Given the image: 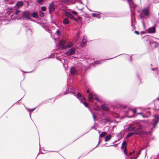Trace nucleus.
Masks as SVG:
<instances>
[{"mask_svg": "<svg viewBox=\"0 0 159 159\" xmlns=\"http://www.w3.org/2000/svg\"><path fill=\"white\" fill-rule=\"evenodd\" d=\"M60 47L63 49L69 48L72 47L73 43L72 42L69 41L67 42L64 40H61L59 42Z\"/></svg>", "mask_w": 159, "mask_h": 159, "instance_id": "obj_1", "label": "nucleus"}, {"mask_svg": "<svg viewBox=\"0 0 159 159\" xmlns=\"http://www.w3.org/2000/svg\"><path fill=\"white\" fill-rule=\"evenodd\" d=\"M20 12V11L16 10L15 7L13 8L9 9L8 11V13H9L8 15L11 17L12 19L14 18V16L15 17L16 16H17L19 15Z\"/></svg>", "mask_w": 159, "mask_h": 159, "instance_id": "obj_2", "label": "nucleus"}, {"mask_svg": "<svg viewBox=\"0 0 159 159\" xmlns=\"http://www.w3.org/2000/svg\"><path fill=\"white\" fill-rule=\"evenodd\" d=\"M70 92L74 96H75L77 98L79 99L80 100V102L82 103H83L85 107H88L89 105L88 103L85 102H83L82 99H81V98H80L81 97L82 95L80 93H78L76 95L75 93H73V92H71V91H70Z\"/></svg>", "mask_w": 159, "mask_h": 159, "instance_id": "obj_3", "label": "nucleus"}, {"mask_svg": "<svg viewBox=\"0 0 159 159\" xmlns=\"http://www.w3.org/2000/svg\"><path fill=\"white\" fill-rule=\"evenodd\" d=\"M149 7L148 6L144 8L141 10L142 14L144 16H148L149 14Z\"/></svg>", "mask_w": 159, "mask_h": 159, "instance_id": "obj_4", "label": "nucleus"}, {"mask_svg": "<svg viewBox=\"0 0 159 159\" xmlns=\"http://www.w3.org/2000/svg\"><path fill=\"white\" fill-rule=\"evenodd\" d=\"M21 15L23 19H30V14L29 11H28L22 12Z\"/></svg>", "mask_w": 159, "mask_h": 159, "instance_id": "obj_5", "label": "nucleus"}, {"mask_svg": "<svg viewBox=\"0 0 159 159\" xmlns=\"http://www.w3.org/2000/svg\"><path fill=\"white\" fill-rule=\"evenodd\" d=\"M48 9L49 11V13L50 15H52V14L55 11V7L54 3L53 2H52L48 6Z\"/></svg>", "mask_w": 159, "mask_h": 159, "instance_id": "obj_6", "label": "nucleus"}, {"mask_svg": "<svg viewBox=\"0 0 159 159\" xmlns=\"http://www.w3.org/2000/svg\"><path fill=\"white\" fill-rule=\"evenodd\" d=\"M134 125L136 126L135 130H137V131L138 132L139 134H140L139 131L140 130H141L142 128V125L140 124V122H134Z\"/></svg>", "mask_w": 159, "mask_h": 159, "instance_id": "obj_7", "label": "nucleus"}, {"mask_svg": "<svg viewBox=\"0 0 159 159\" xmlns=\"http://www.w3.org/2000/svg\"><path fill=\"white\" fill-rule=\"evenodd\" d=\"M75 48H72L67 51L65 53L67 56L73 55L75 52Z\"/></svg>", "mask_w": 159, "mask_h": 159, "instance_id": "obj_8", "label": "nucleus"}, {"mask_svg": "<svg viewBox=\"0 0 159 159\" xmlns=\"http://www.w3.org/2000/svg\"><path fill=\"white\" fill-rule=\"evenodd\" d=\"M154 119H153V121H154V123L153 124V127L152 128L153 129L155 128L158 122L159 121V117L157 115H154L153 116Z\"/></svg>", "mask_w": 159, "mask_h": 159, "instance_id": "obj_9", "label": "nucleus"}, {"mask_svg": "<svg viewBox=\"0 0 159 159\" xmlns=\"http://www.w3.org/2000/svg\"><path fill=\"white\" fill-rule=\"evenodd\" d=\"M136 112V110H133L132 109H130L129 112L127 114V117L128 118L134 117V114Z\"/></svg>", "mask_w": 159, "mask_h": 159, "instance_id": "obj_10", "label": "nucleus"}, {"mask_svg": "<svg viewBox=\"0 0 159 159\" xmlns=\"http://www.w3.org/2000/svg\"><path fill=\"white\" fill-rule=\"evenodd\" d=\"M135 128L136 126L134 125V124L130 125L129 126L128 130L129 131H132V132H134V130H135L137 131V130H135Z\"/></svg>", "mask_w": 159, "mask_h": 159, "instance_id": "obj_11", "label": "nucleus"}, {"mask_svg": "<svg viewBox=\"0 0 159 159\" xmlns=\"http://www.w3.org/2000/svg\"><path fill=\"white\" fill-rule=\"evenodd\" d=\"M128 1L129 5L130 8L131 9V11L132 12L131 8H132L133 9H134L136 5L133 3L132 0H128Z\"/></svg>", "mask_w": 159, "mask_h": 159, "instance_id": "obj_12", "label": "nucleus"}, {"mask_svg": "<svg viewBox=\"0 0 159 159\" xmlns=\"http://www.w3.org/2000/svg\"><path fill=\"white\" fill-rule=\"evenodd\" d=\"M134 134H136L138 135H139V133L138 132L136 131L135 130H134V132H130L128 133L126 136V138L127 139L130 136L134 135Z\"/></svg>", "mask_w": 159, "mask_h": 159, "instance_id": "obj_13", "label": "nucleus"}, {"mask_svg": "<svg viewBox=\"0 0 159 159\" xmlns=\"http://www.w3.org/2000/svg\"><path fill=\"white\" fill-rule=\"evenodd\" d=\"M70 72L71 75H74L76 74L77 70L75 67H72L70 68Z\"/></svg>", "mask_w": 159, "mask_h": 159, "instance_id": "obj_14", "label": "nucleus"}, {"mask_svg": "<svg viewBox=\"0 0 159 159\" xmlns=\"http://www.w3.org/2000/svg\"><path fill=\"white\" fill-rule=\"evenodd\" d=\"M65 15L66 16L69 17V18H70L71 19H72L74 20L75 21H77V19L76 18H75L74 17V16L70 13L68 12H66V13Z\"/></svg>", "mask_w": 159, "mask_h": 159, "instance_id": "obj_15", "label": "nucleus"}, {"mask_svg": "<svg viewBox=\"0 0 159 159\" xmlns=\"http://www.w3.org/2000/svg\"><path fill=\"white\" fill-rule=\"evenodd\" d=\"M148 32L149 33H154L155 32V27L149 28L148 30Z\"/></svg>", "mask_w": 159, "mask_h": 159, "instance_id": "obj_16", "label": "nucleus"}, {"mask_svg": "<svg viewBox=\"0 0 159 159\" xmlns=\"http://www.w3.org/2000/svg\"><path fill=\"white\" fill-rule=\"evenodd\" d=\"M127 143V142L124 141L122 144L121 148L122 149L123 148L126 149Z\"/></svg>", "mask_w": 159, "mask_h": 159, "instance_id": "obj_17", "label": "nucleus"}, {"mask_svg": "<svg viewBox=\"0 0 159 159\" xmlns=\"http://www.w3.org/2000/svg\"><path fill=\"white\" fill-rule=\"evenodd\" d=\"M87 40V39L85 40V39L82 41L80 43V45L82 47H84L86 46Z\"/></svg>", "mask_w": 159, "mask_h": 159, "instance_id": "obj_18", "label": "nucleus"}, {"mask_svg": "<svg viewBox=\"0 0 159 159\" xmlns=\"http://www.w3.org/2000/svg\"><path fill=\"white\" fill-rule=\"evenodd\" d=\"M99 13H92V16L94 17H96L98 19H100L101 18L100 14V12H98Z\"/></svg>", "mask_w": 159, "mask_h": 159, "instance_id": "obj_19", "label": "nucleus"}, {"mask_svg": "<svg viewBox=\"0 0 159 159\" xmlns=\"http://www.w3.org/2000/svg\"><path fill=\"white\" fill-rule=\"evenodd\" d=\"M23 5V3L21 1L18 2L16 4V6L17 7H20L22 6Z\"/></svg>", "mask_w": 159, "mask_h": 159, "instance_id": "obj_20", "label": "nucleus"}, {"mask_svg": "<svg viewBox=\"0 0 159 159\" xmlns=\"http://www.w3.org/2000/svg\"><path fill=\"white\" fill-rule=\"evenodd\" d=\"M69 20L67 18H66L63 20V23L65 25L68 24L69 23Z\"/></svg>", "mask_w": 159, "mask_h": 159, "instance_id": "obj_21", "label": "nucleus"}, {"mask_svg": "<svg viewBox=\"0 0 159 159\" xmlns=\"http://www.w3.org/2000/svg\"><path fill=\"white\" fill-rule=\"evenodd\" d=\"M89 100L90 101H93L94 98H93V95L91 93H89Z\"/></svg>", "mask_w": 159, "mask_h": 159, "instance_id": "obj_22", "label": "nucleus"}, {"mask_svg": "<svg viewBox=\"0 0 159 159\" xmlns=\"http://www.w3.org/2000/svg\"><path fill=\"white\" fill-rule=\"evenodd\" d=\"M143 14H142V13L141 14L139 15V16L140 18V19L143 20L142 21V23L143 25V26H144L145 24L143 20V19L144 18H145V17L144 16H143Z\"/></svg>", "mask_w": 159, "mask_h": 159, "instance_id": "obj_23", "label": "nucleus"}, {"mask_svg": "<svg viewBox=\"0 0 159 159\" xmlns=\"http://www.w3.org/2000/svg\"><path fill=\"white\" fill-rule=\"evenodd\" d=\"M112 137V136L110 135H109L105 137V141L107 142L109 141Z\"/></svg>", "mask_w": 159, "mask_h": 159, "instance_id": "obj_24", "label": "nucleus"}, {"mask_svg": "<svg viewBox=\"0 0 159 159\" xmlns=\"http://www.w3.org/2000/svg\"><path fill=\"white\" fill-rule=\"evenodd\" d=\"M31 16L32 17L35 18H38V14L35 12H33L31 14Z\"/></svg>", "mask_w": 159, "mask_h": 159, "instance_id": "obj_25", "label": "nucleus"}, {"mask_svg": "<svg viewBox=\"0 0 159 159\" xmlns=\"http://www.w3.org/2000/svg\"><path fill=\"white\" fill-rule=\"evenodd\" d=\"M56 34L58 36H60L61 35V31L59 30H57L56 31Z\"/></svg>", "mask_w": 159, "mask_h": 159, "instance_id": "obj_26", "label": "nucleus"}, {"mask_svg": "<svg viewBox=\"0 0 159 159\" xmlns=\"http://www.w3.org/2000/svg\"><path fill=\"white\" fill-rule=\"evenodd\" d=\"M102 109L105 111H107L109 110V108L106 106L104 105H102Z\"/></svg>", "mask_w": 159, "mask_h": 159, "instance_id": "obj_27", "label": "nucleus"}, {"mask_svg": "<svg viewBox=\"0 0 159 159\" xmlns=\"http://www.w3.org/2000/svg\"><path fill=\"white\" fill-rule=\"evenodd\" d=\"M107 134V133L105 132H102V133L100 134V136H99V138L100 137H103L105 135H106Z\"/></svg>", "mask_w": 159, "mask_h": 159, "instance_id": "obj_28", "label": "nucleus"}, {"mask_svg": "<svg viewBox=\"0 0 159 159\" xmlns=\"http://www.w3.org/2000/svg\"><path fill=\"white\" fill-rule=\"evenodd\" d=\"M80 38L79 32H78L76 36V39L75 40V42L78 43L77 41H78L79 39Z\"/></svg>", "mask_w": 159, "mask_h": 159, "instance_id": "obj_29", "label": "nucleus"}, {"mask_svg": "<svg viewBox=\"0 0 159 159\" xmlns=\"http://www.w3.org/2000/svg\"><path fill=\"white\" fill-rule=\"evenodd\" d=\"M5 2L7 4H12L13 3L12 2H9V0H4Z\"/></svg>", "mask_w": 159, "mask_h": 159, "instance_id": "obj_30", "label": "nucleus"}, {"mask_svg": "<svg viewBox=\"0 0 159 159\" xmlns=\"http://www.w3.org/2000/svg\"><path fill=\"white\" fill-rule=\"evenodd\" d=\"M94 63L97 64H100L102 63V61H97L94 62Z\"/></svg>", "mask_w": 159, "mask_h": 159, "instance_id": "obj_31", "label": "nucleus"}, {"mask_svg": "<svg viewBox=\"0 0 159 159\" xmlns=\"http://www.w3.org/2000/svg\"><path fill=\"white\" fill-rule=\"evenodd\" d=\"M117 137L119 138L120 139L122 138V135L121 132L119 133V134L117 135Z\"/></svg>", "mask_w": 159, "mask_h": 159, "instance_id": "obj_32", "label": "nucleus"}, {"mask_svg": "<svg viewBox=\"0 0 159 159\" xmlns=\"http://www.w3.org/2000/svg\"><path fill=\"white\" fill-rule=\"evenodd\" d=\"M36 108V107L34 108L33 109H29L28 108H27V109L29 111H34Z\"/></svg>", "mask_w": 159, "mask_h": 159, "instance_id": "obj_33", "label": "nucleus"}, {"mask_svg": "<svg viewBox=\"0 0 159 159\" xmlns=\"http://www.w3.org/2000/svg\"><path fill=\"white\" fill-rule=\"evenodd\" d=\"M41 10L43 11H45L46 10V8L45 7L43 6L41 7Z\"/></svg>", "mask_w": 159, "mask_h": 159, "instance_id": "obj_34", "label": "nucleus"}, {"mask_svg": "<svg viewBox=\"0 0 159 159\" xmlns=\"http://www.w3.org/2000/svg\"><path fill=\"white\" fill-rule=\"evenodd\" d=\"M44 0H37V2L39 4H40L42 3L43 1Z\"/></svg>", "mask_w": 159, "mask_h": 159, "instance_id": "obj_35", "label": "nucleus"}, {"mask_svg": "<svg viewBox=\"0 0 159 159\" xmlns=\"http://www.w3.org/2000/svg\"><path fill=\"white\" fill-rule=\"evenodd\" d=\"M72 13L73 14H74V15H75L76 16L77 15V13L75 11H72Z\"/></svg>", "mask_w": 159, "mask_h": 159, "instance_id": "obj_36", "label": "nucleus"}, {"mask_svg": "<svg viewBox=\"0 0 159 159\" xmlns=\"http://www.w3.org/2000/svg\"><path fill=\"white\" fill-rule=\"evenodd\" d=\"M137 115H140L142 116L143 117H144V116L143 114V113L142 112L138 113H137Z\"/></svg>", "mask_w": 159, "mask_h": 159, "instance_id": "obj_37", "label": "nucleus"}, {"mask_svg": "<svg viewBox=\"0 0 159 159\" xmlns=\"http://www.w3.org/2000/svg\"><path fill=\"white\" fill-rule=\"evenodd\" d=\"M40 16L41 17H43L44 16V13L42 11H40Z\"/></svg>", "mask_w": 159, "mask_h": 159, "instance_id": "obj_38", "label": "nucleus"}, {"mask_svg": "<svg viewBox=\"0 0 159 159\" xmlns=\"http://www.w3.org/2000/svg\"><path fill=\"white\" fill-rule=\"evenodd\" d=\"M124 153H125V154L126 155L128 156L127 153V152L126 149H124Z\"/></svg>", "mask_w": 159, "mask_h": 159, "instance_id": "obj_39", "label": "nucleus"}, {"mask_svg": "<svg viewBox=\"0 0 159 159\" xmlns=\"http://www.w3.org/2000/svg\"><path fill=\"white\" fill-rule=\"evenodd\" d=\"M93 118L94 119V121H95V118H96V116H95V115L94 114H93Z\"/></svg>", "mask_w": 159, "mask_h": 159, "instance_id": "obj_40", "label": "nucleus"}, {"mask_svg": "<svg viewBox=\"0 0 159 159\" xmlns=\"http://www.w3.org/2000/svg\"><path fill=\"white\" fill-rule=\"evenodd\" d=\"M95 99L97 102H99V100L98 98H97V97H95Z\"/></svg>", "mask_w": 159, "mask_h": 159, "instance_id": "obj_41", "label": "nucleus"}, {"mask_svg": "<svg viewBox=\"0 0 159 159\" xmlns=\"http://www.w3.org/2000/svg\"><path fill=\"white\" fill-rule=\"evenodd\" d=\"M134 33L137 34H139V33L138 31H134Z\"/></svg>", "mask_w": 159, "mask_h": 159, "instance_id": "obj_42", "label": "nucleus"}, {"mask_svg": "<svg viewBox=\"0 0 159 159\" xmlns=\"http://www.w3.org/2000/svg\"><path fill=\"white\" fill-rule=\"evenodd\" d=\"M151 70H152V71H155V70H157V68H152L151 69Z\"/></svg>", "mask_w": 159, "mask_h": 159, "instance_id": "obj_43", "label": "nucleus"}, {"mask_svg": "<svg viewBox=\"0 0 159 159\" xmlns=\"http://www.w3.org/2000/svg\"><path fill=\"white\" fill-rule=\"evenodd\" d=\"M141 153V150L139 151L137 153V156H138Z\"/></svg>", "mask_w": 159, "mask_h": 159, "instance_id": "obj_44", "label": "nucleus"}, {"mask_svg": "<svg viewBox=\"0 0 159 159\" xmlns=\"http://www.w3.org/2000/svg\"><path fill=\"white\" fill-rule=\"evenodd\" d=\"M87 39V37L86 36H84L83 37V40H84V39Z\"/></svg>", "mask_w": 159, "mask_h": 159, "instance_id": "obj_45", "label": "nucleus"}, {"mask_svg": "<svg viewBox=\"0 0 159 159\" xmlns=\"http://www.w3.org/2000/svg\"><path fill=\"white\" fill-rule=\"evenodd\" d=\"M141 34H145V32L144 31H142L141 32Z\"/></svg>", "mask_w": 159, "mask_h": 159, "instance_id": "obj_46", "label": "nucleus"}, {"mask_svg": "<svg viewBox=\"0 0 159 159\" xmlns=\"http://www.w3.org/2000/svg\"><path fill=\"white\" fill-rule=\"evenodd\" d=\"M100 140H99V141H98V144H97V146L95 147V148H96V147H97L98 146V145L100 144Z\"/></svg>", "mask_w": 159, "mask_h": 159, "instance_id": "obj_47", "label": "nucleus"}, {"mask_svg": "<svg viewBox=\"0 0 159 159\" xmlns=\"http://www.w3.org/2000/svg\"><path fill=\"white\" fill-rule=\"evenodd\" d=\"M89 90H87L86 91V92L87 93H89Z\"/></svg>", "mask_w": 159, "mask_h": 159, "instance_id": "obj_48", "label": "nucleus"}, {"mask_svg": "<svg viewBox=\"0 0 159 159\" xmlns=\"http://www.w3.org/2000/svg\"><path fill=\"white\" fill-rule=\"evenodd\" d=\"M47 31L49 33L51 32V31L50 30H48Z\"/></svg>", "mask_w": 159, "mask_h": 159, "instance_id": "obj_49", "label": "nucleus"}, {"mask_svg": "<svg viewBox=\"0 0 159 159\" xmlns=\"http://www.w3.org/2000/svg\"><path fill=\"white\" fill-rule=\"evenodd\" d=\"M70 90H74L73 88V87H72L70 89Z\"/></svg>", "mask_w": 159, "mask_h": 159, "instance_id": "obj_50", "label": "nucleus"}, {"mask_svg": "<svg viewBox=\"0 0 159 159\" xmlns=\"http://www.w3.org/2000/svg\"><path fill=\"white\" fill-rule=\"evenodd\" d=\"M132 153H133L132 152H130L129 153V155H131L132 154Z\"/></svg>", "mask_w": 159, "mask_h": 159, "instance_id": "obj_51", "label": "nucleus"}, {"mask_svg": "<svg viewBox=\"0 0 159 159\" xmlns=\"http://www.w3.org/2000/svg\"><path fill=\"white\" fill-rule=\"evenodd\" d=\"M132 58L131 56L130 57V61H132Z\"/></svg>", "mask_w": 159, "mask_h": 159, "instance_id": "obj_52", "label": "nucleus"}, {"mask_svg": "<svg viewBox=\"0 0 159 159\" xmlns=\"http://www.w3.org/2000/svg\"><path fill=\"white\" fill-rule=\"evenodd\" d=\"M32 71H30V72H25V73H31Z\"/></svg>", "mask_w": 159, "mask_h": 159, "instance_id": "obj_53", "label": "nucleus"}, {"mask_svg": "<svg viewBox=\"0 0 159 159\" xmlns=\"http://www.w3.org/2000/svg\"><path fill=\"white\" fill-rule=\"evenodd\" d=\"M64 94H67V93L66 92H64Z\"/></svg>", "mask_w": 159, "mask_h": 159, "instance_id": "obj_54", "label": "nucleus"}, {"mask_svg": "<svg viewBox=\"0 0 159 159\" xmlns=\"http://www.w3.org/2000/svg\"><path fill=\"white\" fill-rule=\"evenodd\" d=\"M157 100H159V98L158 97L157 98V99H156Z\"/></svg>", "mask_w": 159, "mask_h": 159, "instance_id": "obj_55", "label": "nucleus"}, {"mask_svg": "<svg viewBox=\"0 0 159 159\" xmlns=\"http://www.w3.org/2000/svg\"><path fill=\"white\" fill-rule=\"evenodd\" d=\"M80 2V3H81V4H83V2H81V1H80V2Z\"/></svg>", "mask_w": 159, "mask_h": 159, "instance_id": "obj_56", "label": "nucleus"}, {"mask_svg": "<svg viewBox=\"0 0 159 159\" xmlns=\"http://www.w3.org/2000/svg\"><path fill=\"white\" fill-rule=\"evenodd\" d=\"M83 99L84 100H85V98L84 97H83Z\"/></svg>", "mask_w": 159, "mask_h": 159, "instance_id": "obj_57", "label": "nucleus"}, {"mask_svg": "<svg viewBox=\"0 0 159 159\" xmlns=\"http://www.w3.org/2000/svg\"><path fill=\"white\" fill-rule=\"evenodd\" d=\"M51 58V56H50L48 58Z\"/></svg>", "mask_w": 159, "mask_h": 159, "instance_id": "obj_58", "label": "nucleus"}, {"mask_svg": "<svg viewBox=\"0 0 159 159\" xmlns=\"http://www.w3.org/2000/svg\"><path fill=\"white\" fill-rule=\"evenodd\" d=\"M111 59V58H110V59H106V60H108Z\"/></svg>", "mask_w": 159, "mask_h": 159, "instance_id": "obj_59", "label": "nucleus"}, {"mask_svg": "<svg viewBox=\"0 0 159 159\" xmlns=\"http://www.w3.org/2000/svg\"><path fill=\"white\" fill-rule=\"evenodd\" d=\"M120 55H121V54H119V55H118V56H116V57H117V56H118Z\"/></svg>", "mask_w": 159, "mask_h": 159, "instance_id": "obj_60", "label": "nucleus"}, {"mask_svg": "<svg viewBox=\"0 0 159 159\" xmlns=\"http://www.w3.org/2000/svg\"><path fill=\"white\" fill-rule=\"evenodd\" d=\"M98 132H99V133H100V131H98Z\"/></svg>", "mask_w": 159, "mask_h": 159, "instance_id": "obj_61", "label": "nucleus"}, {"mask_svg": "<svg viewBox=\"0 0 159 159\" xmlns=\"http://www.w3.org/2000/svg\"><path fill=\"white\" fill-rule=\"evenodd\" d=\"M78 42V43H79V42H80V41H79V42Z\"/></svg>", "mask_w": 159, "mask_h": 159, "instance_id": "obj_62", "label": "nucleus"}, {"mask_svg": "<svg viewBox=\"0 0 159 159\" xmlns=\"http://www.w3.org/2000/svg\"><path fill=\"white\" fill-rule=\"evenodd\" d=\"M111 145H109V146H111Z\"/></svg>", "mask_w": 159, "mask_h": 159, "instance_id": "obj_63", "label": "nucleus"}, {"mask_svg": "<svg viewBox=\"0 0 159 159\" xmlns=\"http://www.w3.org/2000/svg\"><path fill=\"white\" fill-rule=\"evenodd\" d=\"M158 15L159 16V13L158 14Z\"/></svg>", "mask_w": 159, "mask_h": 159, "instance_id": "obj_64", "label": "nucleus"}]
</instances>
